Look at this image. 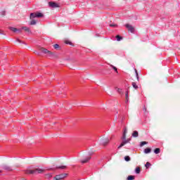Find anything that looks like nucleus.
Segmentation results:
<instances>
[{"mask_svg":"<svg viewBox=\"0 0 180 180\" xmlns=\"http://www.w3.org/2000/svg\"><path fill=\"white\" fill-rule=\"evenodd\" d=\"M154 153L155 154H160V153H161V149H160V148H157L154 150Z\"/></svg>","mask_w":180,"mask_h":180,"instance_id":"obj_18","label":"nucleus"},{"mask_svg":"<svg viewBox=\"0 0 180 180\" xmlns=\"http://www.w3.org/2000/svg\"><path fill=\"white\" fill-rule=\"evenodd\" d=\"M135 172L136 174H140V172H141V169H140V167H136L135 169Z\"/></svg>","mask_w":180,"mask_h":180,"instance_id":"obj_21","label":"nucleus"},{"mask_svg":"<svg viewBox=\"0 0 180 180\" xmlns=\"http://www.w3.org/2000/svg\"><path fill=\"white\" fill-rule=\"evenodd\" d=\"M1 16H5V15H6V11H1Z\"/></svg>","mask_w":180,"mask_h":180,"instance_id":"obj_32","label":"nucleus"},{"mask_svg":"<svg viewBox=\"0 0 180 180\" xmlns=\"http://www.w3.org/2000/svg\"><path fill=\"white\" fill-rule=\"evenodd\" d=\"M49 6H50V8H53V9L56 8H60V4H58L54 1L49 2Z\"/></svg>","mask_w":180,"mask_h":180,"instance_id":"obj_5","label":"nucleus"},{"mask_svg":"<svg viewBox=\"0 0 180 180\" xmlns=\"http://www.w3.org/2000/svg\"><path fill=\"white\" fill-rule=\"evenodd\" d=\"M146 144H148V142H147V141H141L140 143V147H143V146H146Z\"/></svg>","mask_w":180,"mask_h":180,"instance_id":"obj_20","label":"nucleus"},{"mask_svg":"<svg viewBox=\"0 0 180 180\" xmlns=\"http://www.w3.org/2000/svg\"><path fill=\"white\" fill-rule=\"evenodd\" d=\"M44 172V169H40V168H37L34 169V170H30V169H27L25 170V174H43Z\"/></svg>","mask_w":180,"mask_h":180,"instance_id":"obj_1","label":"nucleus"},{"mask_svg":"<svg viewBox=\"0 0 180 180\" xmlns=\"http://www.w3.org/2000/svg\"><path fill=\"white\" fill-rule=\"evenodd\" d=\"M121 139H122V141H125V140H126V134H123Z\"/></svg>","mask_w":180,"mask_h":180,"instance_id":"obj_28","label":"nucleus"},{"mask_svg":"<svg viewBox=\"0 0 180 180\" xmlns=\"http://www.w3.org/2000/svg\"><path fill=\"white\" fill-rule=\"evenodd\" d=\"M21 29L22 30H25V32H27L28 33H30V28H29L27 27H22Z\"/></svg>","mask_w":180,"mask_h":180,"instance_id":"obj_15","label":"nucleus"},{"mask_svg":"<svg viewBox=\"0 0 180 180\" xmlns=\"http://www.w3.org/2000/svg\"><path fill=\"white\" fill-rule=\"evenodd\" d=\"M50 169H52V170H53V169H53V168H51Z\"/></svg>","mask_w":180,"mask_h":180,"instance_id":"obj_43","label":"nucleus"},{"mask_svg":"<svg viewBox=\"0 0 180 180\" xmlns=\"http://www.w3.org/2000/svg\"><path fill=\"white\" fill-rule=\"evenodd\" d=\"M53 48L57 50V49H60V45L58 44H56L53 45Z\"/></svg>","mask_w":180,"mask_h":180,"instance_id":"obj_26","label":"nucleus"},{"mask_svg":"<svg viewBox=\"0 0 180 180\" xmlns=\"http://www.w3.org/2000/svg\"><path fill=\"white\" fill-rule=\"evenodd\" d=\"M67 168V166L65 165H60V166H57L56 167V169H65Z\"/></svg>","mask_w":180,"mask_h":180,"instance_id":"obj_14","label":"nucleus"},{"mask_svg":"<svg viewBox=\"0 0 180 180\" xmlns=\"http://www.w3.org/2000/svg\"><path fill=\"white\" fill-rule=\"evenodd\" d=\"M10 30H11L12 32H14V33H16V32H21L20 29H18V28H15L13 27H9Z\"/></svg>","mask_w":180,"mask_h":180,"instance_id":"obj_11","label":"nucleus"},{"mask_svg":"<svg viewBox=\"0 0 180 180\" xmlns=\"http://www.w3.org/2000/svg\"><path fill=\"white\" fill-rule=\"evenodd\" d=\"M127 148L128 150H130V148Z\"/></svg>","mask_w":180,"mask_h":180,"instance_id":"obj_42","label":"nucleus"},{"mask_svg":"<svg viewBox=\"0 0 180 180\" xmlns=\"http://www.w3.org/2000/svg\"><path fill=\"white\" fill-rule=\"evenodd\" d=\"M132 137H139V131H134V132L132 133Z\"/></svg>","mask_w":180,"mask_h":180,"instance_id":"obj_17","label":"nucleus"},{"mask_svg":"<svg viewBox=\"0 0 180 180\" xmlns=\"http://www.w3.org/2000/svg\"><path fill=\"white\" fill-rule=\"evenodd\" d=\"M123 134H127V128H124Z\"/></svg>","mask_w":180,"mask_h":180,"instance_id":"obj_34","label":"nucleus"},{"mask_svg":"<svg viewBox=\"0 0 180 180\" xmlns=\"http://www.w3.org/2000/svg\"><path fill=\"white\" fill-rule=\"evenodd\" d=\"M126 102H129V93L125 94Z\"/></svg>","mask_w":180,"mask_h":180,"instance_id":"obj_27","label":"nucleus"},{"mask_svg":"<svg viewBox=\"0 0 180 180\" xmlns=\"http://www.w3.org/2000/svg\"><path fill=\"white\" fill-rule=\"evenodd\" d=\"M44 16V15L42 13H31L30 15V19H36V18H43Z\"/></svg>","mask_w":180,"mask_h":180,"instance_id":"obj_2","label":"nucleus"},{"mask_svg":"<svg viewBox=\"0 0 180 180\" xmlns=\"http://www.w3.org/2000/svg\"><path fill=\"white\" fill-rule=\"evenodd\" d=\"M110 27H117V25H116V24H110Z\"/></svg>","mask_w":180,"mask_h":180,"instance_id":"obj_33","label":"nucleus"},{"mask_svg":"<svg viewBox=\"0 0 180 180\" xmlns=\"http://www.w3.org/2000/svg\"><path fill=\"white\" fill-rule=\"evenodd\" d=\"M68 176V174L64 173V174H57L53 177V179L56 180H62L64 179V178H67Z\"/></svg>","mask_w":180,"mask_h":180,"instance_id":"obj_3","label":"nucleus"},{"mask_svg":"<svg viewBox=\"0 0 180 180\" xmlns=\"http://www.w3.org/2000/svg\"><path fill=\"white\" fill-rule=\"evenodd\" d=\"M94 154L93 152H89V155H92Z\"/></svg>","mask_w":180,"mask_h":180,"instance_id":"obj_37","label":"nucleus"},{"mask_svg":"<svg viewBox=\"0 0 180 180\" xmlns=\"http://www.w3.org/2000/svg\"><path fill=\"white\" fill-rule=\"evenodd\" d=\"M41 52L44 53V54H48V56H53V53H51V51H49L46 49H41Z\"/></svg>","mask_w":180,"mask_h":180,"instance_id":"obj_7","label":"nucleus"},{"mask_svg":"<svg viewBox=\"0 0 180 180\" xmlns=\"http://www.w3.org/2000/svg\"><path fill=\"white\" fill-rule=\"evenodd\" d=\"M134 176L133 175L128 176V177L127 178V180H134Z\"/></svg>","mask_w":180,"mask_h":180,"instance_id":"obj_23","label":"nucleus"},{"mask_svg":"<svg viewBox=\"0 0 180 180\" xmlns=\"http://www.w3.org/2000/svg\"><path fill=\"white\" fill-rule=\"evenodd\" d=\"M115 89L118 94H122V89L116 87Z\"/></svg>","mask_w":180,"mask_h":180,"instance_id":"obj_25","label":"nucleus"},{"mask_svg":"<svg viewBox=\"0 0 180 180\" xmlns=\"http://www.w3.org/2000/svg\"><path fill=\"white\" fill-rule=\"evenodd\" d=\"M111 67H112V70L115 71V72H117V67H115L113 65H111Z\"/></svg>","mask_w":180,"mask_h":180,"instance_id":"obj_31","label":"nucleus"},{"mask_svg":"<svg viewBox=\"0 0 180 180\" xmlns=\"http://www.w3.org/2000/svg\"><path fill=\"white\" fill-rule=\"evenodd\" d=\"M135 73H136V77H139V72H137V70L134 69Z\"/></svg>","mask_w":180,"mask_h":180,"instance_id":"obj_35","label":"nucleus"},{"mask_svg":"<svg viewBox=\"0 0 180 180\" xmlns=\"http://www.w3.org/2000/svg\"><path fill=\"white\" fill-rule=\"evenodd\" d=\"M144 154H150L151 153V148H146L143 150Z\"/></svg>","mask_w":180,"mask_h":180,"instance_id":"obj_13","label":"nucleus"},{"mask_svg":"<svg viewBox=\"0 0 180 180\" xmlns=\"http://www.w3.org/2000/svg\"><path fill=\"white\" fill-rule=\"evenodd\" d=\"M0 34H5L4 32H0Z\"/></svg>","mask_w":180,"mask_h":180,"instance_id":"obj_41","label":"nucleus"},{"mask_svg":"<svg viewBox=\"0 0 180 180\" xmlns=\"http://www.w3.org/2000/svg\"><path fill=\"white\" fill-rule=\"evenodd\" d=\"M65 44H70V46H72V42H71V41H68V40H66V41H65Z\"/></svg>","mask_w":180,"mask_h":180,"instance_id":"obj_30","label":"nucleus"},{"mask_svg":"<svg viewBox=\"0 0 180 180\" xmlns=\"http://www.w3.org/2000/svg\"><path fill=\"white\" fill-rule=\"evenodd\" d=\"M115 39H117V41H121V40H123V37H121L120 35H117L115 37Z\"/></svg>","mask_w":180,"mask_h":180,"instance_id":"obj_16","label":"nucleus"},{"mask_svg":"<svg viewBox=\"0 0 180 180\" xmlns=\"http://www.w3.org/2000/svg\"><path fill=\"white\" fill-rule=\"evenodd\" d=\"M130 141H131V139H127L125 141H122L118 146V149L122 148V147H124V146H126V144H129Z\"/></svg>","mask_w":180,"mask_h":180,"instance_id":"obj_4","label":"nucleus"},{"mask_svg":"<svg viewBox=\"0 0 180 180\" xmlns=\"http://www.w3.org/2000/svg\"><path fill=\"white\" fill-rule=\"evenodd\" d=\"M30 20L31 21L30 22V25L31 26H33V25H36L37 23V20H36L34 18L30 19Z\"/></svg>","mask_w":180,"mask_h":180,"instance_id":"obj_12","label":"nucleus"},{"mask_svg":"<svg viewBox=\"0 0 180 180\" xmlns=\"http://www.w3.org/2000/svg\"><path fill=\"white\" fill-rule=\"evenodd\" d=\"M91 156H88L85 159L80 160V162L82 164H86V162H89V160H91Z\"/></svg>","mask_w":180,"mask_h":180,"instance_id":"obj_9","label":"nucleus"},{"mask_svg":"<svg viewBox=\"0 0 180 180\" xmlns=\"http://www.w3.org/2000/svg\"><path fill=\"white\" fill-rule=\"evenodd\" d=\"M2 168L4 169H5V171H12V167H9V166H8L6 165H3Z\"/></svg>","mask_w":180,"mask_h":180,"instance_id":"obj_10","label":"nucleus"},{"mask_svg":"<svg viewBox=\"0 0 180 180\" xmlns=\"http://www.w3.org/2000/svg\"><path fill=\"white\" fill-rule=\"evenodd\" d=\"M125 27H127V29H128L129 32H131V33H134V27H133V26L131 25L127 24Z\"/></svg>","mask_w":180,"mask_h":180,"instance_id":"obj_8","label":"nucleus"},{"mask_svg":"<svg viewBox=\"0 0 180 180\" xmlns=\"http://www.w3.org/2000/svg\"><path fill=\"white\" fill-rule=\"evenodd\" d=\"M145 112H147V108H146V107L143 108Z\"/></svg>","mask_w":180,"mask_h":180,"instance_id":"obj_40","label":"nucleus"},{"mask_svg":"<svg viewBox=\"0 0 180 180\" xmlns=\"http://www.w3.org/2000/svg\"><path fill=\"white\" fill-rule=\"evenodd\" d=\"M46 176H47L48 179H50V178H51V176H53V174L52 173H48L46 174Z\"/></svg>","mask_w":180,"mask_h":180,"instance_id":"obj_24","label":"nucleus"},{"mask_svg":"<svg viewBox=\"0 0 180 180\" xmlns=\"http://www.w3.org/2000/svg\"><path fill=\"white\" fill-rule=\"evenodd\" d=\"M132 86L134 88V89H139V86H137V84L136 82H132Z\"/></svg>","mask_w":180,"mask_h":180,"instance_id":"obj_19","label":"nucleus"},{"mask_svg":"<svg viewBox=\"0 0 180 180\" xmlns=\"http://www.w3.org/2000/svg\"><path fill=\"white\" fill-rule=\"evenodd\" d=\"M124 160L127 161V162H129V161H130V156H125Z\"/></svg>","mask_w":180,"mask_h":180,"instance_id":"obj_29","label":"nucleus"},{"mask_svg":"<svg viewBox=\"0 0 180 180\" xmlns=\"http://www.w3.org/2000/svg\"><path fill=\"white\" fill-rule=\"evenodd\" d=\"M1 172H2V171L0 170V174H1Z\"/></svg>","mask_w":180,"mask_h":180,"instance_id":"obj_44","label":"nucleus"},{"mask_svg":"<svg viewBox=\"0 0 180 180\" xmlns=\"http://www.w3.org/2000/svg\"><path fill=\"white\" fill-rule=\"evenodd\" d=\"M145 167L146 169H148V167H151V163H150L149 162H147L146 164L145 165Z\"/></svg>","mask_w":180,"mask_h":180,"instance_id":"obj_22","label":"nucleus"},{"mask_svg":"<svg viewBox=\"0 0 180 180\" xmlns=\"http://www.w3.org/2000/svg\"><path fill=\"white\" fill-rule=\"evenodd\" d=\"M126 94H129V89H127Z\"/></svg>","mask_w":180,"mask_h":180,"instance_id":"obj_39","label":"nucleus"},{"mask_svg":"<svg viewBox=\"0 0 180 180\" xmlns=\"http://www.w3.org/2000/svg\"><path fill=\"white\" fill-rule=\"evenodd\" d=\"M17 40V41L18 42V43H23L20 39H16Z\"/></svg>","mask_w":180,"mask_h":180,"instance_id":"obj_36","label":"nucleus"},{"mask_svg":"<svg viewBox=\"0 0 180 180\" xmlns=\"http://www.w3.org/2000/svg\"><path fill=\"white\" fill-rule=\"evenodd\" d=\"M136 79H137V81H140V77H136Z\"/></svg>","mask_w":180,"mask_h":180,"instance_id":"obj_38","label":"nucleus"},{"mask_svg":"<svg viewBox=\"0 0 180 180\" xmlns=\"http://www.w3.org/2000/svg\"><path fill=\"white\" fill-rule=\"evenodd\" d=\"M109 138H105V139H102L101 140V144H102V146H106L107 144L109 143Z\"/></svg>","mask_w":180,"mask_h":180,"instance_id":"obj_6","label":"nucleus"}]
</instances>
